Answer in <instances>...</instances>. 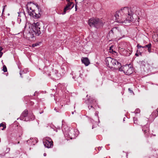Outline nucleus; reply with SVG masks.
Returning <instances> with one entry per match:
<instances>
[{"label": "nucleus", "instance_id": "obj_1", "mask_svg": "<svg viewBox=\"0 0 158 158\" xmlns=\"http://www.w3.org/2000/svg\"><path fill=\"white\" fill-rule=\"evenodd\" d=\"M131 10L128 7H125L117 11L114 17L117 22L127 23L133 20Z\"/></svg>", "mask_w": 158, "mask_h": 158}, {"label": "nucleus", "instance_id": "obj_2", "mask_svg": "<svg viewBox=\"0 0 158 158\" xmlns=\"http://www.w3.org/2000/svg\"><path fill=\"white\" fill-rule=\"evenodd\" d=\"M42 24L39 22H34L32 24L31 28L29 31L30 33L34 36L35 35H39L41 34L40 27Z\"/></svg>", "mask_w": 158, "mask_h": 158}, {"label": "nucleus", "instance_id": "obj_3", "mask_svg": "<svg viewBox=\"0 0 158 158\" xmlns=\"http://www.w3.org/2000/svg\"><path fill=\"white\" fill-rule=\"evenodd\" d=\"M88 24L91 27L97 28L102 27L103 25L102 20L98 18H90L88 21Z\"/></svg>", "mask_w": 158, "mask_h": 158}, {"label": "nucleus", "instance_id": "obj_4", "mask_svg": "<svg viewBox=\"0 0 158 158\" xmlns=\"http://www.w3.org/2000/svg\"><path fill=\"white\" fill-rule=\"evenodd\" d=\"M106 62L107 66L110 69L113 68L112 66H111V65L114 66V68L116 69H118V67L121 66L120 63L118 62L116 60L112 59L110 57L107 58Z\"/></svg>", "mask_w": 158, "mask_h": 158}, {"label": "nucleus", "instance_id": "obj_5", "mask_svg": "<svg viewBox=\"0 0 158 158\" xmlns=\"http://www.w3.org/2000/svg\"><path fill=\"white\" fill-rule=\"evenodd\" d=\"M63 127H62V131L64 135H67L68 133L71 139L75 138L78 135L79 132L77 129L74 130H70L69 131V128L68 127L64 129Z\"/></svg>", "mask_w": 158, "mask_h": 158}, {"label": "nucleus", "instance_id": "obj_6", "mask_svg": "<svg viewBox=\"0 0 158 158\" xmlns=\"http://www.w3.org/2000/svg\"><path fill=\"white\" fill-rule=\"evenodd\" d=\"M28 114V111L27 110H25L21 114L19 118L20 119L26 121L32 120L34 119V116L32 114Z\"/></svg>", "mask_w": 158, "mask_h": 158}, {"label": "nucleus", "instance_id": "obj_7", "mask_svg": "<svg viewBox=\"0 0 158 158\" xmlns=\"http://www.w3.org/2000/svg\"><path fill=\"white\" fill-rule=\"evenodd\" d=\"M123 69L124 73L127 75H130L134 72L133 68L130 64L126 65L123 66Z\"/></svg>", "mask_w": 158, "mask_h": 158}, {"label": "nucleus", "instance_id": "obj_8", "mask_svg": "<svg viewBox=\"0 0 158 158\" xmlns=\"http://www.w3.org/2000/svg\"><path fill=\"white\" fill-rule=\"evenodd\" d=\"M85 103L88 105V107L89 110L92 108L94 110V108L92 106L95 103H97V101L94 98L90 97L89 98L85 101Z\"/></svg>", "mask_w": 158, "mask_h": 158}, {"label": "nucleus", "instance_id": "obj_9", "mask_svg": "<svg viewBox=\"0 0 158 158\" xmlns=\"http://www.w3.org/2000/svg\"><path fill=\"white\" fill-rule=\"evenodd\" d=\"M43 143L45 147L48 148L52 147L53 146V142L51 139L48 137L44 139L43 140Z\"/></svg>", "mask_w": 158, "mask_h": 158}, {"label": "nucleus", "instance_id": "obj_10", "mask_svg": "<svg viewBox=\"0 0 158 158\" xmlns=\"http://www.w3.org/2000/svg\"><path fill=\"white\" fill-rule=\"evenodd\" d=\"M31 2H28L26 6V9L28 12V13H29V15L31 16H32L33 18H34L35 19L39 18L40 16L41 15L40 14V12H39V14H36L35 12V10H32V12H29V10L28 7L27 6L28 5L31 4Z\"/></svg>", "mask_w": 158, "mask_h": 158}, {"label": "nucleus", "instance_id": "obj_11", "mask_svg": "<svg viewBox=\"0 0 158 158\" xmlns=\"http://www.w3.org/2000/svg\"><path fill=\"white\" fill-rule=\"evenodd\" d=\"M74 6V4L73 2L68 3L64 9L63 13L62 15H64L66 13V11L69 10H70Z\"/></svg>", "mask_w": 158, "mask_h": 158}, {"label": "nucleus", "instance_id": "obj_12", "mask_svg": "<svg viewBox=\"0 0 158 158\" xmlns=\"http://www.w3.org/2000/svg\"><path fill=\"white\" fill-rule=\"evenodd\" d=\"M60 77V74L58 73L57 70H55L53 71L52 74L51 78L55 80H58Z\"/></svg>", "mask_w": 158, "mask_h": 158}, {"label": "nucleus", "instance_id": "obj_13", "mask_svg": "<svg viewBox=\"0 0 158 158\" xmlns=\"http://www.w3.org/2000/svg\"><path fill=\"white\" fill-rule=\"evenodd\" d=\"M82 62L86 66H88L90 64L89 61L87 57H82L81 59Z\"/></svg>", "mask_w": 158, "mask_h": 158}, {"label": "nucleus", "instance_id": "obj_14", "mask_svg": "<svg viewBox=\"0 0 158 158\" xmlns=\"http://www.w3.org/2000/svg\"><path fill=\"white\" fill-rule=\"evenodd\" d=\"M142 130L143 131H144V132L145 133L144 134L145 135V137H148V136L149 134L148 127L146 126H145L143 128Z\"/></svg>", "mask_w": 158, "mask_h": 158}, {"label": "nucleus", "instance_id": "obj_15", "mask_svg": "<svg viewBox=\"0 0 158 158\" xmlns=\"http://www.w3.org/2000/svg\"><path fill=\"white\" fill-rule=\"evenodd\" d=\"M138 63L141 67L143 68L145 67L146 64L145 61L143 60L139 61L138 62Z\"/></svg>", "mask_w": 158, "mask_h": 158}, {"label": "nucleus", "instance_id": "obj_16", "mask_svg": "<svg viewBox=\"0 0 158 158\" xmlns=\"http://www.w3.org/2000/svg\"><path fill=\"white\" fill-rule=\"evenodd\" d=\"M2 127V128H1L2 130H4L6 127V123H2L0 124V127Z\"/></svg>", "mask_w": 158, "mask_h": 158}, {"label": "nucleus", "instance_id": "obj_17", "mask_svg": "<svg viewBox=\"0 0 158 158\" xmlns=\"http://www.w3.org/2000/svg\"><path fill=\"white\" fill-rule=\"evenodd\" d=\"M48 67H44V71L45 72V73L48 74V76H50L51 74L49 73L48 71Z\"/></svg>", "mask_w": 158, "mask_h": 158}, {"label": "nucleus", "instance_id": "obj_18", "mask_svg": "<svg viewBox=\"0 0 158 158\" xmlns=\"http://www.w3.org/2000/svg\"><path fill=\"white\" fill-rule=\"evenodd\" d=\"M154 114L155 115V118H156L157 116H158V108L157 109L156 111L153 112L152 114V115H154Z\"/></svg>", "mask_w": 158, "mask_h": 158}, {"label": "nucleus", "instance_id": "obj_19", "mask_svg": "<svg viewBox=\"0 0 158 158\" xmlns=\"http://www.w3.org/2000/svg\"><path fill=\"white\" fill-rule=\"evenodd\" d=\"M27 72V69H25L23 70V71H22L21 70L20 71L19 74H20V77H23L22 76V74L23 73H26Z\"/></svg>", "mask_w": 158, "mask_h": 158}, {"label": "nucleus", "instance_id": "obj_20", "mask_svg": "<svg viewBox=\"0 0 158 158\" xmlns=\"http://www.w3.org/2000/svg\"><path fill=\"white\" fill-rule=\"evenodd\" d=\"M152 44L151 43H149L147 45H146L145 46V48H147L148 49H149L150 48H151Z\"/></svg>", "mask_w": 158, "mask_h": 158}, {"label": "nucleus", "instance_id": "obj_21", "mask_svg": "<svg viewBox=\"0 0 158 158\" xmlns=\"http://www.w3.org/2000/svg\"><path fill=\"white\" fill-rule=\"evenodd\" d=\"M113 46H111L109 48V50L110 52L111 53H113V52H115L112 49V48H113Z\"/></svg>", "mask_w": 158, "mask_h": 158}, {"label": "nucleus", "instance_id": "obj_22", "mask_svg": "<svg viewBox=\"0 0 158 158\" xmlns=\"http://www.w3.org/2000/svg\"><path fill=\"white\" fill-rule=\"evenodd\" d=\"M3 70L4 72H6L7 71V68L5 65L3 66Z\"/></svg>", "mask_w": 158, "mask_h": 158}, {"label": "nucleus", "instance_id": "obj_23", "mask_svg": "<svg viewBox=\"0 0 158 158\" xmlns=\"http://www.w3.org/2000/svg\"><path fill=\"white\" fill-rule=\"evenodd\" d=\"M2 49L3 48L1 47H0V58L2 57L3 54V53L2 52Z\"/></svg>", "mask_w": 158, "mask_h": 158}, {"label": "nucleus", "instance_id": "obj_24", "mask_svg": "<svg viewBox=\"0 0 158 158\" xmlns=\"http://www.w3.org/2000/svg\"><path fill=\"white\" fill-rule=\"evenodd\" d=\"M137 47L138 48V49H139L141 48H145V46H142L140 45L139 44H138Z\"/></svg>", "mask_w": 158, "mask_h": 158}, {"label": "nucleus", "instance_id": "obj_25", "mask_svg": "<svg viewBox=\"0 0 158 158\" xmlns=\"http://www.w3.org/2000/svg\"><path fill=\"white\" fill-rule=\"evenodd\" d=\"M140 110L138 108L136 109L135 111V114L139 113H140Z\"/></svg>", "mask_w": 158, "mask_h": 158}, {"label": "nucleus", "instance_id": "obj_26", "mask_svg": "<svg viewBox=\"0 0 158 158\" xmlns=\"http://www.w3.org/2000/svg\"><path fill=\"white\" fill-rule=\"evenodd\" d=\"M119 69V70L120 71H123L124 72L123 67H122V66L121 65L120 67H118V69Z\"/></svg>", "mask_w": 158, "mask_h": 158}, {"label": "nucleus", "instance_id": "obj_27", "mask_svg": "<svg viewBox=\"0 0 158 158\" xmlns=\"http://www.w3.org/2000/svg\"><path fill=\"white\" fill-rule=\"evenodd\" d=\"M18 13L19 14V15H18L20 17L21 16V15H25L24 12L23 13L22 12H18Z\"/></svg>", "mask_w": 158, "mask_h": 158}, {"label": "nucleus", "instance_id": "obj_28", "mask_svg": "<svg viewBox=\"0 0 158 158\" xmlns=\"http://www.w3.org/2000/svg\"><path fill=\"white\" fill-rule=\"evenodd\" d=\"M33 4L36 6V7L38 8V10L39 11L40 9H39V7L38 5V4H37V3H36V4L33 3Z\"/></svg>", "mask_w": 158, "mask_h": 158}, {"label": "nucleus", "instance_id": "obj_29", "mask_svg": "<svg viewBox=\"0 0 158 158\" xmlns=\"http://www.w3.org/2000/svg\"><path fill=\"white\" fill-rule=\"evenodd\" d=\"M37 45H38V44H33L32 45V46L33 47H35V46H37Z\"/></svg>", "mask_w": 158, "mask_h": 158}, {"label": "nucleus", "instance_id": "obj_30", "mask_svg": "<svg viewBox=\"0 0 158 158\" xmlns=\"http://www.w3.org/2000/svg\"><path fill=\"white\" fill-rule=\"evenodd\" d=\"M138 50H137V52H136V53L135 54V55L137 56H139V54H138Z\"/></svg>", "mask_w": 158, "mask_h": 158}, {"label": "nucleus", "instance_id": "obj_31", "mask_svg": "<svg viewBox=\"0 0 158 158\" xmlns=\"http://www.w3.org/2000/svg\"><path fill=\"white\" fill-rule=\"evenodd\" d=\"M151 48H150L149 49H148V51L149 52H151Z\"/></svg>", "mask_w": 158, "mask_h": 158}, {"label": "nucleus", "instance_id": "obj_32", "mask_svg": "<svg viewBox=\"0 0 158 158\" xmlns=\"http://www.w3.org/2000/svg\"><path fill=\"white\" fill-rule=\"evenodd\" d=\"M82 74H80L79 76V77H77V79H78V78H81V76H82Z\"/></svg>", "mask_w": 158, "mask_h": 158}, {"label": "nucleus", "instance_id": "obj_33", "mask_svg": "<svg viewBox=\"0 0 158 158\" xmlns=\"http://www.w3.org/2000/svg\"><path fill=\"white\" fill-rule=\"evenodd\" d=\"M98 112H96V113H95V115L96 116H98Z\"/></svg>", "mask_w": 158, "mask_h": 158}, {"label": "nucleus", "instance_id": "obj_34", "mask_svg": "<svg viewBox=\"0 0 158 158\" xmlns=\"http://www.w3.org/2000/svg\"><path fill=\"white\" fill-rule=\"evenodd\" d=\"M128 90H129V91H130V93H133V91L132 90H131L130 88H129L128 89Z\"/></svg>", "mask_w": 158, "mask_h": 158}, {"label": "nucleus", "instance_id": "obj_35", "mask_svg": "<svg viewBox=\"0 0 158 158\" xmlns=\"http://www.w3.org/2000/svg\"><path fill=\"white\" fill-rule=\"evenodd\" d=\"M33 104H34V102H30V104L31 105H32Z\"/></svg>", "mask_w": 158, "mask_h": 158}, {"label": "nucleus", "instance_id": "obj_36", "mask_svg": "<svg viewBox=\"0 0 158 158\" xmlns=\"http://www.w3.org/2000/svg\"><path fill=\"white\" fill-rule=\"evenodd\" d=\"M54 110L56 112H58V111L57 110L56 108H55V109H54Z\"/></svg>", "mask_w": 158, "mask_h": 158}, {"label": "nucleus", "instance_id": "obj_37", "mask_svg": "<svg viewBox=\"0 0 158 158\" xmlns=\"http://www.w3.org/2000/svg\"><path fill=\"white\" fill-rule=\"evenodd\" d=\"M66 1L68 2V3L69 2H70L69 0H66Z\"/></svg>", "mask_w": 158, "mask_h": 158}, {"label": "nucleus", "instance_id": "obj_38", "mask_svg": "<svg viewBox=\"0 0 158 158\" xmlns=\"http://www.w3.org/2000/svg\"><path fill=\"white\" fill-rule=\"evenodd\" d=\"M44 156H46V153H44Z\"/></svg>", "mask_w": 158, "mask_h": 158}, {"label": "nucleus", "instance_id": "obj_39", "mask_svg": "<svg viewBox=\"0 0 158 158\" xmlns=\"http://www.w3.org/2000/svg\"><path fill=\"white\" fill-rule=\"evenodd\" d=\"M29 9H30V10H31L32 11V10H33L31 8V7H30ZM31 12H32V11H31Z\"/></svg>", "mask_w": 158, "mask_h": 158}, {"label": "nucleus", "instance_id": "obj_40", "mask_svg": "<svg viewBox=\"0 0 158 158\" xmlns=\"http://www.w3.org/2000/svg\"><path fill=\"white\" fill-rule=\"evenodd\" d=\"M135 119H136V118H134V123H136L135 122Z\"/></svg>", "mask_w": 158, "mask_h": 158}, {"label": "nucleus", "instance_id": "obj_41", "mask_svg": "<svg viewBox=\"0 0 158 158\" xmlns=\"http://www.w3.org/2000/svg\"><path fill=\"white\" fill-rule=\"evenodd\" d=\"M5 6H3L4 8H3V9L2 12H3V11L4 10V8H5Z\"/></svg>", "mask_w": 158, "mask_h": 158}, {"label": "nucleus", "instance_id": "obj_42", "mask_svg": "<svg viewBox=\"0 0 158 158\" xmlns=\"http://www.w3.org/2000/svg\"><path fill=\"white\" fill-rule=\"evenodd\" d=\"M18 68H19V69H20V66H18Z\"/></svg>", "mask_w": 158, "mask_h": 158}, {"label": "nucleus", "instance_id": "obj_43", "mask_svg": "<svg viewBox=\"0 0 158 158\" xmlns=\"http://www.w3.org/2000/svg\"><path fill=\"white\" fill-rule=\"evenodd\" d=\"M75 9H76V10H77V6H75Z\"/></svg>", "mask_w": 158, "mask_h": 158}, {"label": "nucleus", "instance_id": "obj_44", "mask_svg": "<svg viewBox=\"0 0 158 158\" xmlns=\"http://www.w3.org/2000/svg\"><path fill=\"white\" fill-rule=\"evenodd\" d=\"M130 52H132V50H131L130 51Z\"/></svg>", "mask_w": 158, "mask_h": 158}, {"label": "nucleus", "instance_id": "obj_45", "mask_svg": "<svg viewBox=\"0 0 158 158\" xmlns=\"http://www.w3.org/2000/svg\"><path fill=\"white\" fill-rule=\"evenodd\" d=\"M111 32H112V33H113V31L112 30L111 31Z\"/></svg>", "mask_w": 158, "mask_h": 158}, {"label": "nucleus", "instance_id": "obj_46", "mask_svg": "<svg viewBox=\"0 0 158 158\" xmlns=\"http://www.w3.org/2000/svg\"><path fill=\"white\" fill-rule=\"evenodd\" d=\"M72 114H74V112H72Z\"/></svg>", "mask_w": 158, "mask_h": 158}, {"label": "nucleus", "instance_id": "obj_47", "mask_svg": "<svg viewBox=\"0 0 158 158\" xmlns=\"http://www.w3.org/2000/svg\"><path fill=\"white\" fill-rule=\"evenodd\" d=\"M125 118H123V121H125Z\"/></svg>", "mask_w": 158, "mask_h": 158}, {"label": "nucleus", "instance_id": "obj_48", "mask_svg": "<svg viewBox=\"0 0 158 158\" xmlns=\"http://www.w3.org/2000/svg\"><path fill=\"white\" fill-rule=\"evenodd\" d=\"M93 128H94V126H92V129H93Z\"/></svg>", "mask_w": 158, "mask_h": 158}, {"label": "nucleus", "instance_id": "obj_49", "mask_svg": "<svg viewBox=\"0 0 158 158\" xmlns=\"http://www.w3.org/2000/svg\"><path fill=\"white\" fill-rule=\"evenodd\" d=\"M19 143V142H18V143Z\"/></svg>", "mask_w": 158, "mask_h": 158}, {"label": "nucleus", "instance_id": "obj_50", "mask_svg": "<svg viewBox=\"0 0 158 158\" xmlns=\"http://www.w3.org/2000/svg\"><path fill=\"white\" fill-rule=\"evenodd\" d=\"M19 137H20L21 136H20V135H19Z\"/></svg>", "mask_w": 158, "mask_h": 158}, {"label": "nucleus", "instance_id": "obj_51", "mask_svg": "<svg viewBox=\"0 0 158 158\" xmlns=\"http://www.w3.org/2000/svg\"><path fill=\"white\" fill-rule=\"evenodd\" d=\"M73 78H74V76L73 77Z\"/></svg>", "mask_w": 158, "mask_h": 158}, {"label": "nucleus", "instance_id": "obj_52", "mask_svg": "<svg viewBox=\"0 0 158 158\" xmlns=\"http://www.w3.org/2000/svg\"><path fill=\"white\" fill-rule=\"evenodd\" d=\"M75 0V1H76V0Z\"/></svg>", "mask_w": 158, "mask_h": 158}]
</instances>
